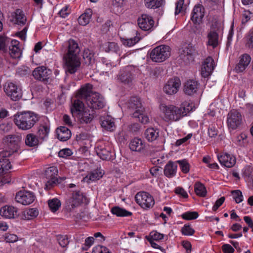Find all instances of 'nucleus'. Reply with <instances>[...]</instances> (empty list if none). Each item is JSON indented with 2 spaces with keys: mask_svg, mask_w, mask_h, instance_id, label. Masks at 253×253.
I'll return each mask as SVG.
<instances>
[{
  "mask_svg": "<svg viewBox=\"0 0 253 253\" xmlns=\"http://www.w3.org/2000/svg\"><path fill=\"white\" fill-rule=\"evenodd\" d=\"M80 100L84 101L92 110L102 109L106 104L102 95L92 91V85L90 84H86L80 87Z\"/></svg>",
  "mask_w": 253,
  "mask_h": 253,
  "instance_id": "f257e3e1",
  "label": "nucleus"
},
{
  "mask_svg": "<svg viewBox=\"0 0 253 253\" xmlns=\"http://www.w3.org/2000/svg\"><path fill=\"white\" fill-rule=\"evenodd\" d=\"M63 58L68 71L71 74L75 73L79 66V47L75 40L68 41V52Z\"/></svg>",
  "mask_w": 253,
  "mask_h": 253,
  "instance_id": "f03ea898",
  "label": "nucleus"
},
{
  "mask_svg": "<svg viewBox=\"0 0 253 253\" xmlns=\"http://www.w3.org/2000/svg\"><path fill=\"white\" fill-rule=\"evenodd\" d=\"M39 119V116L37 114L27 111L15 114L13 121L19 129L27 130L33 127Z\"/></svg>",
  "mask_w": 253,
  "mask_h": 253,
  "instance_id": "7ed1b4c3",
  "label": "nucleus"
},
{
  "mask_svg": "<svg viewBox=\"0 0 253 253\" xmlns=\"http://www.w3.org/2000/svg\"><path fill=\"white\" fill-rule=\"evenodd\" d=\"M162 110L165 114L164 120L166 122L170 121H177L181 117L186 115L190 111L188 108L185 105L177 107L173 105H165L162 107Z\"/></svg>",
  "mask_w": 253,
  "mask_h": 253,
  "instance_id": "20e7f679",
  "label": "nucleus"
},
{
  "mask_svg": "<svg viewBox=\"0 0 253 253\" xmlns=\"http://www.w3.org/2000/svg\"><path fill=\"white\" fill-rule=\"evenodd\" d=\"M170 55V48L166 45L157 46L149 51V56L152 61L162 62L168 59Z\"/></svg>",
  "mask_w": 253,
  "mask_h": 253,
  "instance_id": "39448f33",
  "label": "nucleus"
},
{
  "mask_svg": "<svg viewBox=\"0 0 253 253\" xmlns=\"http://www.w3.org/2000/svg\"><path fill=\"white\" fill-rule=\"evenodd\" d=\"M135 199L136 202L145 210L152 208L155 204L153 197L145 191L137 193L135 196Z\"/></svg>",
  "mask_w": 253,
  "mask_h": 253,
  "instance_id": "423d86ee",
  "label": "nucleus"
},
{
  "mask_svg": "<svg viewBox=\"0 0 253 253\" xmlns=\"http://www.w3.org/2000/svg\"><path fill=\"white\" fill-rule=\"evenodd\" d=\"M58 174V169L56 167H50L46 169L45 171V176L47 181L45 184V189L48 190L53 187L56 183H60L61 180H63L64 177L60 178L59 179L57 178Z\"/></svg>",
  "mask_w": 253,
  "mask_h": 253,
  "instance_id": "0eeeda50",
  "label": "nucleus"
},
{
  "mask_svg": "<svg viewBox=\"0 0 253 253\" xmlns=\"http://www.w3.org/2000/svg\"><path fill=\"white\" fill-rule=\"evenodd\" d=\"M83 58H80V72L83 74H87L91 68L90 65L92 60L93 54L92 52L89 49L84 50L83 55Z\"/></svg>",
  "mask_w": 253,
  "mask_h": 253,
  "instance_id": "6e6552de",
  "label": "nucleus"
},
{
  "mask_svg": "<svg viewBox=\"0 0 253 253\" xmlns=\"http://www.w3.org/2000/svg\"><path fill=\"white\" fill-rule=\"evenodd\" d=\"M79 206V190L69 191L68 197L65 201V207L67 210L71 211Z\"/></svg>",
  "mask_w": 253,
  "mask_h": 253,
  "instance_id": "1a4fd4ad",
  "label": "nucleus"
},
{
  "mask_svg": "<svg viewBox=\"0 0 253 253\" xmlns=\"http://www.w3.org/2000/svg\"><path fill=\"white\" fill-rule=\"evenodd\" d=\"M205 13V8L202 4L200 3L196 4L191 13V20L194 24H201L203 22Z\"/></svg>",
  "mask_w": 253,
  "mask_h": 253,
  "instance_id": "9d476101",
  "label": "nucleus"
},
{
  "mask_svg": "<svg viewBox=\"0 0 253 253\" xmlns=\"http://www.w3.org/2000/svg\"><path fill=\"white\" fill-rule=\"evenodd\" d=\"M227 125L230 128L236 129L242 123V116L237 110H231L228 114Z\"/></svg>",
  "mask_w": 253,
  "mask_h": 253,
  "instance_id": "9b49d317",
  "label": "nucleus"
},
{
  "mask_svg": "<svg viewBox=\"0 0 253 253\" xmlns=\"http://www.w3.org/2000/svg\"><path fill=\"white\" fill-rule=\"evenodd\" d=\"M51 74V71L44 66L36 68L32 73L36 80L44 83L48 82Z\"/></svg>",
  "mask_w": 253,
  "mask_h": 253,
  "instance_id": "f8f14e48",
  "label": "nucleus"
},
{
  "mask_svg": "<svg viewBox=\"0 0 253 253\" xmlns=\"http://www.w3.org/2000/svg\"><path fill=\"white\" fill-rule=\"evenodd\" d=\"M127 108L132 113V117H136L140 115V111L144 108L142 107L140 98L136 96L131 97L127 103Z\"/></svg>",
  "mask_w": 253,
  "mask_h": 253,
  "instance_id": "ddd939ff",
  "label": "nucleus"
},
{
  "mask_svg": "<svg viewBox=\"0 0 253 253\" xmlns=\"http://www.w3.org/2000/svg\"><path fill=\"white\" fill-rule=\"evenodd\" d=\"M34 194L28 191H20L16 193L15 197L16 201L23 205H28L32 203L35 200Z\"/></svg>",
  "mask_w": 253,
  "mask_h": 253,
  "instance_id": "4468645a",
  "label": "nucleus"
},
{
  "mask_svg": "<svg viewBox=\"0 0 253 253\" xmlns=\"http://www.w3.org/2000/svg\"><path fill=\"white\" fill-rule=\"evenodd\" d=\"M6 95L13 101H17L22 97L21 90L12 83H7L4 87Z\"/></svg>",
  "mask_w": 253,
  "mask_h": 253,
  "instance_id": "2eb2a0df",
  "label": "nucleus"
},
{
  "mask_svg": "<svg viewBox=\"0 0 253 253\" xmlns=\"http://www.w3.org/2000/svg\"><path fill=\"white\" fill-rule=\"evenodd\" d=\"M197 51L195 47L190 44L183 47L180 50V58L185 63L187 64L193 61Z\"/></svg>",
  "mask_w": 253,
  "mask_h": 253,
  "instance_id": "dca6fc26",
  "label": "nucleus"
},
{
  "mask_svg": "<svg viewBox=\"0 0 253 253\" xmlns=\"http://www.w3.org/2000/svg\"><path fill=\"white\" fill-rule=\"evenodd\" d=\"M83 101L80 100V125L89 124L94 118L93 110H90Z\"/></svg>",
  "mask_w": 253,
  "mask_h": 253,
  "instance_id": "f3484780",
  "label": "nucleus"
},
{
  "mask_svg": "<svg viewBox=\"0 0 253 253\" xmlns=\"http://www.w3.org/2000/svg\"><path fill=\"white\" fill-rule=\"evenodd\" d=\"M139 27L143 31L151 30L154 27V21L152 16L143 14L137 19Z\"/></svg>",
  "mask_w": 253,
  "mask_h": 253,
  "instance_id": "a211bd4d",
  "label": "nucleus"
},
{
  "mask_svg": "<svg viewBox=\"0 0 253 253\" xmlns=\"http://www.w3.org/2000/svg\"><path fill=\"white\" fill-rule=\"evenodd\" d=\"M9 20L14 24L24 26L27 22V18L24 12L20 9H16L11 13Z\"/></svg>",
  "mask_w": 253,
  "mask_h": 253,
  "instance_id": "6ab92c4d",
  "label": "nucleus"
},
{
  "mask_svg": "<svg viewBox=\"0 0 253 253\" xmlns=\"http://www.w3.org/2000/svg\"><path fill=\"white\" fill-rule=\"evenodd\" d=\"M181 82L178 78L169 79L164 87V91L168 94L176 93L180 87Z\"/></svg>",
  "mask_w": 253,
  "mask_h": 253,
  "instance_id": "aec40b11",
  "label": "nucleus"
},
{
  "mask_svg": "<svg viewBox=\"0 0 253 253\" xmlns=\"http://www.w3.org/2000/svg\"><path fill=\"white\" fill-rule=\"evenodd\" d=\"M132 71L130 67H125L120 71L118 75V80L124 84H129L134 79Z\"/></svg>",
  "mask_w": 253,
  "mask_h": 253,
  "instance_id": "412c9836",
  "label": "nucleus"
},
{
  "mask_svg": "<svg viewBox=\"0 0 253 253\" xmlns=\"http://www.w3.org/2000/svg\"><path fill=\"white\" fill-rule=\"evenodd\" d=\"M129 147L132 151L144 153L146 147V143L141 138L135 137L130 141Z\"/></svg>",
  "mask_w": 253,
  "mask_h": 253,
  "instance_id": "4be33fe9",
  "label": "nucleus"
},
{
  "mask_svg": "<svg viewBox=\"0 0 253 253\" xmlns=\"http://www.w3.org/2000/svg\"><path fill=\"white\" fill-rule=\"evenodd\" d=\"M200 84L194 80H189L184 84L183 91L188 95H193L197 93Z\"/></svg>",
  "mask_w": 253,
  "mask_h": 253,
  "instance_id": "5701e85b",
  "label": "nucleus"
},
{
  "mask_svg": "<svg viewBox=\"0 0 253 253\" xmlns=\"http://www.w3.org/2000/svg\"><path fill=\"white\" fill-rule=\"evenodd\" d=\"M0 214L7 218H14L18 215V211L14 207L6 205L0 209Z\"/></svg>",
  "mask_w": 253,
  "mask_h": 253,
  "instance_id": "b1692460",
  "label": "nucleus"
},
{
  "mask_svg": "<svg viewBox=\"0 0 253 253\" xmlns=\"http://www.w3.org/2000/svg\"><path fill=\"white\" fill-rule=\"evenodd\" d=\"M251 56L248 54H243L239 57V63L235 67L236 72H243L247 68L251 62Z\"/></svg>",
  "mask_w": 253,
  "mask_h": 253,
  "instance_id": "393cba45",
  "label": "nucleus"
},
{
  "mask_svg": "<svg viewBox=\"0 0 253 253\" xmlns=\"http://www.w3.org/2000/svg\"><path fill=\"white\" fill-rule=\"evenodd\" d=\"M218 159L221 165L224 166L227 168H231L233 167L236 163L235 158L227 153L218 155Z\"/></svg>",
  "mask_w": 253,
  "mask_h": 253,
  "instance_id": "a878e982",
  "label": "nucleus"
},
{
  "mask_svg": "<svg viewBox=\"0 0 253 253\" xmlns=\"http://www.w3.org/2000/svg\"><path fill=\"white\" fill-rule=\"evenodd\" d=\"M177 169V162H176V161L172 162L169 161L165 167L164 169V175L168 178L173 177L176 174Z\"/></svg>",
  "mask_w": 253,
  "mask_h": 253,
  "instance_id": "bb28decb",
  "label": "nucleus"
},
{
  "mask_svg": "<svg viewBox=\"0 0 253 253\" xmlns=\"http://www.w3.org/2000/svg\"><path fill=\"white\" fill-rule=\"evenodd\" d=\"M159 132L158 128L149 127L145 130L144 136L148 141L152 142L159 138Z\"/></svg>",
  "mask_w": 253,
  "mask_h": 253,
  "instance_id": "cd10ccee",
  "label": "nucleus"
},
{
  "mask_svg": "<svg viewBox=\"0 0 253 253\" xmlns=\"http://www.w3.org/2000/svg\"><path fill=\"white\" fill-rule=\"evenodd\" d=\"M101 126L102 128L109 131H113L116 128L114 119L109 116L101 120Z\"/></svg>",
  "mask_w": 253,
  "mask_h": 253,
  "instance_id": "c85d7f7f",
  "label": "nucleus"
},
{
  "mask_svg": "<svg viewBox=\"0 0 253 253\" xmlns=\"http://www.w3.org/2000/svg\"><path fill=\"white\" fill-rule=\"evenodd\" d=\"M18 44L19 42L17 41H12L9 47V54L12 58L16 59L21 57L22 52Z\"/></svg>",
  "mask_w": 253,
  "mask_h": 253,
  "instance_id": "c756f323",
  "label": "nucleus"
},
{
  "mask_svg": "<svg viewBox=\"0 0 253 253\" xmlns=\"http://www.w3.org/2000/svg\"><path fill=\"white\" fill-rule=\"evenodd\" d=\"M57 138L61 141H65L71 136V131L65 126H60L56 130Z\"/></svg>",
  "mask_w": 253,
  "mask_h": 253,
  "instance_id": "7c9ffc66",
  "label": "nucleus"
},
{
  "mask_svg": "<svg viewBox=\"0 0 253 253\" xmlns=\"http://www.w3.org/2000/svg\"><path fill=\"white\" fill-rule=\"evenodd\" d=\"M79 90L76 91V99L72 101V104L70 106V111L72 115L74 118H77L78 121L79 120Z\"/></svg>",
  "mask_w": 253,
  "mask_h": 253,
  "instance_id": "2f4dec72",
  "label": "nucleus"
},
{
  "mask_svg": "<svg viewBox=\"0 0 253 253\" xmlns=\"http://www.w3.org/2000/svg\"><path fill=\"white\" fill-rule=\"evenodd\" d=\"M103 173L101 171L98 170H94L84 177L82 181L89 183L90 181H93L98 180L102 177Z\"/></svg>",
  "mask_w": 253,
  "mask_h": 253,
  "instance_id": "473e14b6",
  "label": "nucleus"
},
{
  "mask_svg": "<svg viewBox=\"0 0 253 253\" xmlns=\"http://www.w3.org/2000/svg\"><path fill=\"white\" fill-rule=\"evenodd\" d=\"M82 136L80 134V152L81 151L83 155L84 159H87V157L90 155L89 151L88 150V147L84 145L89 144L90 140L89 139L84 140L82 138Z\"/></svg>",
  "mask_w": 253,
  "mask_h": 253,
  "instance_id": "72a5a7b5",
  "label": "nucleus"
},
{
  "mask_svg": "<svg viewBox=\"0 0 253 253\" xmlns=\"http://www.w3.org/2000/svg\"><path fill=\"white\" fill-rule=\"evenodd\" d=\"M49 127L46 125H40L39 126L37 136L40 140H44L48 136L49 132Z\"/></svg>",
  "mask_w": 253,
  "mask_h": 253,
  "instance_id": "f704fd0d",
  "label": "nucleus"
},
{
  "mask_svg": "<svg viewBox=\"0 0 253 253\" xmlns=\"http://www.w3.org/2000/svg\"><path fill=\"white\" fill-rule=\"evenodd\" d=\"M111 212L119 217H127L132 215V213L127 211L126 210L121 208L119 207L116 206L112 208Z\"/></svg>",
  "mask_w": 253,
  "mask_h": 253,
  "instance_id": "c9c22d12",
  "label": "nucleus"
},
{
  "mask_svg": "<svg viewBox=\"0 0 253 253\" xmlns=\"http://www.w3.org/2000/svg\"><path fill=\"white\" fill-rule=\"evenodd\" d=\"M96 151L97 155L103 160H110L111 159V152L105 147H97Z\"/></svg>",
  "mask_w": 253,
  "mask_h": 253,
  "instance_id": "e433bc0d",
  "label": "nucleus"
},
{
  "mask_svg": "<svg viewBox=\"0 0 253 253\" xmlns=\"http://www.w3.org/2000/svg\"><path fill=\"white\" fill-rule=\"evenodd\" d=\"M208 45L216 47L218 43V34L215 31H211L208 35Z\"/></svg>",
  "mask_w": 253,
  "mask_h": 253,
  "instance_id": "4c0bfd02",
  "label": "nucleus"
},
{
  "mask_svg": "<svg viewBox=\"0 0 253 253\" xmlns=\"http://www.w3.org/2000/svg\"><path fill=\"white\" fill-rule=\"evenodd\" d=\"M92 15V11L90 8L85 9L84 13L80 15V25L85 26L89 23Z\"/></svg>",
  "mask_w": 253,
  "mask_h": 253,
  "instance_id": "58836bf2",
  "label": "nucleus"
},
{
  "mask_svg": "<svg viewBox=\"0 0 253 253\" xmlns=\"http://www.w3.org/2000/svg\"><path fill=\"white\" fill-rule=\"evenodd\" d=\"M194 191L197 195L201 197H205L207 195V191L205 185L200 182H197L194 185Z\"/></svg>",
  "mask_w": 253,
  "mask_h": 253,
  "instance_id": "ea45409f",
  "label": "nucleus"
},
{
  "mask_svg": "<svg viewBox=\"0 0 253 253\" xmlns=\"http://www.w3.org/2000/svg\"><path fill=\"white\" fill-rule=\"evenodd\" d=\"M38 136L33 133H29L27 135L25 142L26 145L30 147H34L37 145L39 142Z\"/></svg>",
  "mask_w": 253,
  "mask_h": 253,
  "instance_id": "a19ab883",
  "label": "nucleus"
},
{
  "mask_svg": "<svg viewBox=\"0 0 253 253\" xmlns=\"http://www.w3.org/2000/svg\"><path fill=\"white\" fill-rule=\"evenodd\" d=\"M144 2L146 7L155 9L162 5L164 0H144Z\"/></svg>",
  "mask_w": 253,
  "mask_h": 253,
  "instance_id": "79ce46f5",
  "label": "nucleus"
},
{
  "mask_svg": "<svg viewBox=\"0 0 253 253\" xmlns=\"http://www.w3.org/2000/svg\"><path fill=\"white\" fill-rule=\"evenodd\" d=\"M39 211L37 209H30L24 211L23 218L25 219L30 220L37 217Z\"/></svg>",
  "mask_w": 253,
  "mask_h": 253,
  "instance_id": "37998d69",
  "label": "nucleus"
},
{
  "mask_svg": "<svg viewBox=\"0 0 253 253\" xmlns=\"http://www.w3.org/2000/svg\"><path fill=\"white\" fill-rule=\"evenodd\" d=\"M101 62L102 64V69L103 72H105L106 73H108L113 67L116 66V65L114 64V63L105 57H102L101 58Z\"/></svg>",
  "mask_w": 253,
  "mask_h": 253,
  "instance_id": "c03bdc74",
  "label": "nucleus"
},
{
  "mask_svg": "<svg viewBox=\"0 0 253 253\" xmlns=\"http://www.w3.org/2000/svg\"><path fill=\"white\" fill-rule=\"evenodd\" d=\"M5 141L12 145H17L21 141V137L17 135H9L5 137Z\"/></svg>",
  "mask_w": 253,
  "mask_h": 253,
  "instance_id": "a18cd8bd",
  "label": "nucleus"
},
{
  "mask_svg": "<svg viewBox=\"0 0 253 253\" xmlns=\"http://www.w3.org/2000/svg\"><path fill=\"white\" fill-rule=\"evenodd\" d=\"M176 162H177V164L179 165L180 168L183 173H187L189 171L190 166L186 160H178Z\"/></svg>",
  "mask_w": 253,
  "mask_h": 253,
  "instance_id": "49530a36",
  "label": "nucleus"
},
{
  "mask_svg": "<svg viewBox=\"0 0 253 253\" xmlns=\"http://www.w3.org/2000/svg\"><path fill=\"white\" fill-rule=\"evenodd\" d=\"M48 206L50 210L53 212H55L60 207L61 203L58 199H53L48 201Z\"/></svg>",
  "mask_w": 253,
  "mask_h": 253,
  "instance_id": "de8ad7c7",
  "label": "nucleus"
},
{
  "mask_svg": "<svg viewBox=\"0 0 253 253\" xmlns=\"http://www.w3.org/2000/svg\"><path fill=\"white\" fill-rule=\"evenodd\" d=\"M139 36L140 34L136 32V36L134 37L126 40L124 44L128 47L133 46L141 39Z\"/></svg>",
  "mask_w": 253,
  "mask_h": 253,
  "instance_id": "09e8293b",
  "label": "nucleus"
},
{
  "mask_svg": "<svg viewBox=\"0 0 253 253\" xmlns=\"http://www.w3.org/2000/svg\"><path fill=\"white\" fill-rule=\"evenodd\" d=\"M164 237V235L156 231H152L150 232L149 236L146 237L147 240L150 239L152 241H160L162 240Z\"/></svg>",
  "mask_w": 253,
  "mask_h": 253,
  "instance_id": "8fccbe9b",
  "label": "nucleus"
},
{
  "mask_svg": "<svg viewBox=\"0 0 253 253\" xmlns=\"http://www.w3.org/2000/svg\"><path fill=\"white\" fill-rule=\"evenodd\" d=\"M199 216L197 211H187L183 213L181 216L183 219L186 220H193L196 219Z\"/></svg>",
  "mask_w": 253,
  "mask_h": 253,
  "instance_id": "3c124183",
  "label": "nucleus"
},
{
  "mask_svg": "<svg viewBox=\"0 0 253 253\" xmlns=\"http://www.w3.org/2000/svg\"><path fill=\"white\" fill-rule=\"evenodd\" d=\"M30 69L25 66H22L17 68L16 73L18 75L21 77H24L30 75Z\"/></svg>",
  "mask_w": 253,
  "mask_h": 253,
  "instance_id": "603ef678",
  "label": "nucleus"
},
{
  "mask_svg": "<svg viewBox=\"0 0 253 253\" xmlns=\"http://www.w3.org/2000/svg\"><path fill=\"white\" fill-rule=\"evenodd\" d=\"M57 240L60 246L62 248L66 247L69 243L67 235H58Z\"/></svg>",
  "mask_w": 253,
  "mask_h": 253,
  "instance_id": "864d4df0",
  "label": "nucleus"
},
{
  "mask_svg": "<svg viewBox=\"0 0 253 253\" xmlns=\"http://www.w3.org/2000/svg\"><path fill=\"white\" fill-rule=\"evenodd\" d=\"M181 232L183 235L191 236L194 234L195 230L192 228L189 224H185L181 228Z\"/></svg>",
  "mask_w": 253,
  "mask_h": 253,
  "instance_id": "5fc2aeb1",
  "label": "nucleus"
},
{
  "mask_svg": "<svg viewBox=\"0 0 253 253\" xmlns=\"http://www.w3.org/2000/svg\"><path fill=\"white\" fill-rule=\"evenodd\" d=\"M92 253H112L106 247L101 245H98L94 247L92 251Z\"/></svg>",
  "mask_w": 253,
  "mask_h": 253,
  "instance_id": "6e6d98bb",
  "label": "nucleus"
},
{
  "mask_svg": "<svg viewBox=\"0 0 253 253\" xmlns=\"http://www.w3.org/2000/svg\"><path fill=\"white\" fill-rule=\"evenodd\" d=\"M246 46L253 48V28L249 32L246 37Z\"/></svg>",
  "mask_w": 253,
  "mask_h": 253,
  "instance_id": "4d7b16f0",
  "label": "nucleus"
},
{
  "mask_svg": "<svg viewBox=\"0 0 253 253\" xmlns=\"http://www.w3.org/2000/svg\"><path fill=\"white\" fill-rule=\"evenodd\" d=\"M232 194L236 203H240L243 201V196L240 190H236L233 191Z\"/></svg>",
  "mask_w": 253,
  "mask_h": 253,
  "instance_id": "13d9d810",
  "label": "nucleus"
},
{
  "mask_svg": "<svg viewBox=\"0 0 253 253\" xmlns=\"http://www.w3.org/2000/svg\"><path fill=\"white\" fill-rule=\"evenodd\" d=\"M94 238L93 237H89L85 239L84 243L82 247L83 251H87L93 244Z\"/></svg>",
  "mask_w": 253,
  "mask_h": 253,
  "instance_id": "bf43d9fd",
  "label": "nucleus"
},
{
  "mask_svg": "<svg viewBox=\"0 0 253 253\" xmlns=\"http://www.w3.org/2000/svg\"><path fill=\"white\" fill-rule=\"evenodd\" d=\"M184 0H178L175 3V15L183 12Z\"/></svg>",
  "mask_w": 253,
  "mask_h": 253,
  "instance_id": "052dcab7",
  "label": "nucleus"
},
{
  "mask_svg": "<svg viewBox=\"0 0 253 253\" xmlns=\"http://www.w3.org/2000/svg\"><path fill=\"white\" fill-rule=\"evenodd\" d=\"M202 66H205V67L208 68V69H210V68H214V60L211 57H207L202 64Z\"/></svg>",
  "mask_w": 253,
  "mask_h": 253,
  "instance_id": "680f3d73",
  "label": "nucleus"
},
{
  "mask_svg": "<svg viewBox=\"0 0 253 253\" xmlns=\"http://www.w3.org/2000/svg\"><path fill=\"white\" fill-rule=\"evenodd\" d=\"M218 133V130L213 124L209 125L208 127V135L209 137H215Z\"/></svg>",
  "mask_w": 253,
  "mask_h": 253,
  "instance_id": "e2e57ef3",
  "label": "nucleus"
},
{
  "mask_svg": "<svg viewBox=\"0 0 253 253\" xmlns=\"http://www.w3.org/2000/svg\"><path fill=\"white\" fill-rule=\"evenodd\" d=\"M90 217L88 210L85 207L84 211L80 212V220L86 222L90 219Z\"/></svg>",
  "mask_w": 253,
  "mask_h": 253,
  "instance_id": "0e129e2a",
  "label": "nucleus"
},
{
  "mask_svg": "<svg viewBox=\"0 0 253 253\" xmlns=\"http://www.w3.org/2000/svg\"><path fill=\"white\" fill-rule=\"evenodd\" d=\"M139 114L140 115L135 118H138V121L143 124H146L149 122V118L147 115L143 114V110H142V111H140Z\"/></svg>",
  "mask_w": 253,
  "mask_h": 253,
  "instance_id": "69168bd1",
  "label": "nucleus"
},
{
  "mask_svg": "<svg viewBox=\"0 0 253 253\" xmlns=\"http://www.w3.org/2000/svg\"><path fill=\"white\" fill-rule=\"evenodd\" d=\"M108 51H112L113 52L117 53L119 51V47L118 44L116 42H108Z\"/></svg>",
  "mask_w": 253,
  "mask_h": 253,
  "instance_id": "338daca9",
  "label": "nucleus"
},
{
  "mask_svg": "<svg viewBox=\"0 0 253 253\" xmlns=\"http://www.w3.org/2000/svg\"><path fill=\"white\" fill-rule=\"evenodd\" d=\"M208 68L207 67H205V66H202L201 68V75L204 78H207L209 76H210L213 69V68H210V69H208Z\"/></svg>",
  "mask_w": 253,
  "mask_h": 253,
  "instance_id": "774afa93",
  "label": "nucleus"
}]
</instances>
